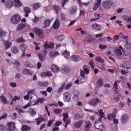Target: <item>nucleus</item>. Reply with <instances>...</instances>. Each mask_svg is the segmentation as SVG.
<instances>
[{
    "instance_id": "f257e3e1",
    "label": "nucleus",
    "mask_w": 131,
    "mask_h": 131,
    "mask_svg": "<svg viewBox=\"0 0 131 131\" xmlns=\"http://www.w3.org/2000/svg\"><path fill=\"white\" fill-rule=\"evenodd\" d=\"M101 103H102L101 100L97 97L93 98L88 102V104L92 107H96V106H98V104H101Z\"/></svg>"
},
{
    "instance_id": "f03ea898",
    "label": "nucleus",
    "mask_w": 131,
    "mask_h": 131,
    "mask_svg": "<svg viewBox=\"0 0 131 131\" xmlns=\"http://www.w3.org/2000/svg\"><path fill=\"white\" fill-rule=\"evenodd\" d=\"M21 20V16L19 14H15L12 16L10 19V22L12 24H18Z\"/></svg>"
},
{
    "instance_id": "7ed1b4c3",
    "label": "nucleus",
    "mask_w": 131,
    "mask_h": 131,
    "mask_svg": "<svg viewBox=\"0 0 131 131\" xmlns=\"http://www.w3.org/2000/svg\"><path fill=\"white\" fill-rule=\"evenodd\" d=\"M113 1L111 0H107L105 1H103L102 3V6L104 9H106V10H109L110 8H111V6L114 4Z\"/></svg>"
},
{
    "instance_id": "20e7f679",
    "label": "nucleus",
    "mask_w": 131,
    "mask_h": 131,
    "mask_svg": "<svg viewBox=\"0 0 131 131\" xmlns=\"http://www.w3.org/2000/svg\"><path fill=\"white\" fill-rule=\"evenodd\" d=\"M95 127L97 128V129H99L101 131H105L106 130V129L105 128V127H104V125L103 124V123L101 122V120L99 121V122L97 121L95 123Z\"/></svg>"
},
{
    "instance_id": "39448f33",
    "label": "nucleus",
    "mask_w": 131,
    "mask_h": 131,
    "mask_svg": "<svg viewBox=\"0 0 131 131\" xmlns=\"http://www.w3.org/2000/svg\"><path fill=\"white\" fill-rule=\"evenodd\" d=\"M90 73V70L88 69L86 66H84L83 67V70H80V75L82 79H84L85 78V74H89Z\"/></svg>"
},
{
    "instance_id": "423d86ee",
    "label": "nucleus",
    "mask_w": 131,
    "mask_h": 131,
    "mask_svg": "<svg viewBox=\"0 0 131 131\" xmlns=\"http://www.w3.org/2000/svg\"><path fill=\"white\" fill-rule=\"evenodd\" d=\"M16 129V125L14 122H10L7 123L6 126V130L8 131H14Z\"/></svg>"
},
{
    "instance_id": "0eeeda50",
    "label": "nucleus",
    "mask_w": 131,
    "mask_h": 131,
    "mask_svg": "<svg viewBox=\"0 0 131 131\" xmlns=\"http://www.w3.org/2000/svg\"><path fill=\"white\" fill-rule=\"evenodd\" d=\"M34 32H35L36 34L38 35L39 38H43V37L45 36V33H43V31L40 29L35 28L34 29Z\"/></svg>"
},
{
    "instance_id": "6e6552de",
    "label": "nucleus",
    "mask_w": 131,
    "mask_h": 131,
    "mask_svg": "<svg viewBox=\"0 0 131 131\" xmlns=\"http://www.w3.org/2000/svg\"><path fill=\"white\" fill-rule=\"evenodd\" d=\"M63 99L64 102H70V100H71V96H70V93L68 92L63 93Z\"/></svg>"
},
{
    "instance_id": "1a4fd4ad",
    "label": "nucleus",
    "mask_w": 131,
    "mask_h": 131,
    "mask_svg": "<svg viewBox=\"0 0 131 131\" xmlns=\"http://www.w3.org/2000/svg\"><path fill=\"white\" fill-rule=\"evenodd\" d=\"M70 60L77 62L81 60V58L78 55H73L70 57Z\"/></svg>"
},
{
    "instance_id": "9d476101",
    "label": "nucleus",
    "mask_w": 131,
    "mask_h": 131,
    "mask_svg": "<svg viewBox=\"0 0 131 131\" xmlns=\"http://www.w3.org/2000/svg\"><path fill=\"white\" fill-rule=\"evenodd\" d=\"M92 124L90 121H85V126L84 127V131H91L92 128Z\"/></svg>"
},
{
    "instance_id": "9b49d317",
    "label": "nucleus",
    "mask_w": 131,
    "mask_h": 131,
    "mask_svg": "<svg viewBox=\"0 0 131 131\" xmlns=\"http://www.w3.org/2000/svg\"><path fill=\"white\" fill-rule=\"evenodd\" d=\"M14 0H8L5 2V7L8 9H11L14 6Z\"/></svg>"
},
{
    "instance_id": "f8f14e48",
    "label": "nucleus",
    "mask_w": 131,
    "mask_h": 131,
    "mask_svg": "<svg viewBox=\"0 0 131 131\" xmlns=\"http://www.w3.org/2000/svg\"><path fill=\"white\" fill-rule=\"evenodd\" d=\"M61 55L66 58V59H67L69 61H70V53L68 52L67 50H63L61 51Z\"/></svg>"
},
{
    "instance_id": "ddd939ff",
    "label": "nucleus",
    "mask_w": 131,
    "mask_h": 131,
    "mask_svg": "<svg viewBox=\"0 0 131 131\" xmlns=\"http://www.w3.org/2000/svg\"><path fill=\"white\" fill-rule=\"evenodd\" d=\"M30 103H34L37 101V95L33 93H31V96L30 97Z\"/></svg>"
},
{
    "instance_id": "4468645a",
    "label": "nucleus",
    "mask_w": 131,
    "mask_h": 131,
    "mask_svg": "<svg viewBox=\"0 0 131 131\" xmlns=\"http://www.w3.org/2000/svg\"><path fill=\"white\" fill-rule=\"evenodd\" d=\"M123 38L126 39L125 48H126V49H127V50H129L130 49H131V42H128V38H127V36H123Z\"/></svg>"
},
{
    "instance_id": "2eb2a0df",
    "label": "nucleus",
    "mask_w": 131,
    "mask_h": 131,
    "mask_svg": "<svg viewBox=\"0 0 131 131\" xmlns=\"http://www.w3.org/2000/svg\"><path fill=\"white\" fill-rule=\"evenodd\" d=\"M77 12V7L76 6H72L69 9V12L71 15H74Z\"/></svg>"
},
{
    "instance_id": "dca6fc26",
    "label": "nucleus",
    "mask_w": 131,
    "mask_h": 131,
    "mask_svg": "<svg viewBox=\"0 0 131 131\" xmlns=\"http://www.w3.org/2000/svg\"><path fill=\"white\" fill-rule=\"evenodd\" d=\"M13 64H14V68L17 70V71H20V70H21V69H20V66H21V64L20 63V62H19V61H18L17 59H15Z\"/></svg>"
},
{
    "instance_id": "f3484780",
    "label": "nucleus",
    "mask_w": 131,
    "mask_h": 131,
    "mask_svg": "<svg viewBox=\"0 0 131 131\" xmlns=\"http://www.w3.org/2000/svg\"><path fill=\"white\" fill-rule=\"evenodd\" d=\"M63 115V121H64L66 124H70L71 121L68 119V114L64 113Z\"/></svg>"
},
{
    "instance_id": "a211bd4d",
    "label": "nucleus",
    "mask_w": 131,
    "mask_h": 131,
    "mask_svg": "<svg viewBox=\"0 0 131 131\" xmlns=\"http://www.w3.org/2000/svg\"><path fill=\"white\" fill-rule=\"evenodd\" d=\"M49 56L51 59H55L59 55V52L58 51L56 52H51L49 53Z\"/></svg>"
},
{
    "instance_id": "6ab92c4d",
    "label": "nucleus",
    "mask_w": 131,
    "mask_h": 131,
    "mask_svg": "<svg viewBox=\"0 0 131 131\" xmlns=\"http://www.w3.org/2000/svg\"><path fill=\"white\" fill-rule=\"evenodd\" d=\"M92 27L93 29H95V30L100 31L101 30V29H102V26H101V25L97 23L93 24L92 25Z\"/></svg>"
},
{
    "instance_id": "aec40b11",
    "label": "nucleus",
    "mask_w": 131,
    "mask_h": 131,
    "mask_svg": "<svg viewBox=\"0 0 131 131\" xmlns=\"http://www.w3.org/2000/svg\"><path fill=\"white\" fill-rule=\"evenodd\" d=\"M11 52L12 54H18L19 52H20V49L18 47L13 46L11 48Z\"/></svg>"
},
{
    "instance_id": "412c9836",
    "label": "nucleus",
    "mask_w": 131,
    "mask_h": 131,
    "mask_svg": "<svg viewBox=\"0 0 131 131\" xmlns=\"http://www.w3.org/2000/svg\"><path fill=\"white\" fill-rule=\"evenodd\" d=\"M13 4H14V7L15 8H20V7H22L23 4H22V2L20 1V0H14Z\"/></svg>"
},
{
    "instance_id": "4be33fe9",
    "label": "nucleus",
    "mask_w": 131,
    "mask_h": 131,
    "mask_svg": "<svg viewBox=\"0 0 131 131\" xmlns=\"http://www.w3.org/2000/svg\"><path fill=\"white\" fill-rule=\"evenodd\" d=\"M128 120V115H123L121 117V121L122 123H126Z\"/></svg>"
},
{
    "instance_id": "5701e85b",
    "label": "nucleus",
    "mask_w": 131,
    "mask_h": 131,
    "mask_svg": "<svg viewBox=\"0 0 131 131\" xmlns=\"http://www.w3.org/2000/svg\"><path fill=\"white\" fill-rule=\"evenodd\" d=\"M79 92H77L73 94V101L74 102H77L78 101V100L79 99Z\"/></svg>"
},
{
    "instance_id": "b1692460",
    "label": "nucleus",
    "mask_w": 131,
    "mask_h": 131,
    "mask_svg": "<svg viewBox=\"0 0 131 131\" xmlns=\"http://www.w3.org/2000/svg\"><path fill=\"white\" fill-rule=\"evenodd\" d=\"M31 93H34V90L28 91L27 94L24 97V99L25 100H29V98L31 96Z\"/></svg>"
},
{
    "instance_id": "393cba45",
    "label": "nucleus",
    "mask_w": 131,
    "mask_h": 131,
    "mask_svg": "<svg viewBox=\"0 0 131 131\" xmlns=\"http://www.w3.org/2000/svg\"><path fill=\"white\" fill-rule=\"evenodd\" d=\"M112 90L115 94H117V93H118V84H117V81H115Z\"/></svg>"
},
{
    "instance_id": "a878e982",
    "label": "nucleus",
    "mask_w": 131,
    "mask_h": 131,
    "mask_svg": "<svg viewBox=\"0 0 131 131\" xmlns=\"http://www.w3.org/2000/svg\"><path fill=\"white\" fill-rule=\"evenodd\" d=\"M98 112L99 114L100 118L98 119L99 121H101L102 118L105 119V115L104 114V112H103V110L100 109L98 110Z\"/></svg>"
},
{
    "instance_id": "bb28decb",
    "label": "nucleus",
    "mask_w": 131,
    "mask_h": 131,
    "mask_svg": "<svg viewBox=\"0 0 131 131\" xmlns=\"http://www.w3.org/2000/svg\"><path fill=\"white\" fill-rule=\"evenodd\" d=\"M4 48L5 49H10L12 46V42H10L9 40H6L4 41Z\"/></svg>"
},
{
    "instance_id": "cd10ccee",
    "label": "nucleus",
    "mask_w": 131,
    "mask_h": 131,
    "mask_svg": "<svg viewBox=\"0 0 131 131\" xmlns=\"http://www.w3.org/2000/svg\"><path fill=\"white\" fill-rule=\"evenodd\" d=\"M100 6H101V0H96L95 4L93 7L94 11H96V10H97V8H99Z\"/></svg>"
},
{
    "instance_id": "c85d7f7f",
    "label": "nucleus",
    "mask_w": 131,
    "mask_h": 131,
    "mask_svg": "<svg viewBox=\"0 0 131 131\" xmlns=\"http://www.w3.org/2000/svg\"><path fill=\"white\" fill-rule=\"evenodd\" d=\"M59 27H60V21L59 19H56L53 25V28H54V29H58Z\"/></svg>"
},
{
    "instance_id": "c756f323",
    "label": "nucleus",
    "mask_w": 131,
    "mask_h": 131,
    "mask_svg": "<svg viewBox=\"0 0 131 131\" xmlns=\"http://www.w3.org/2000/svg\"><path fill=\"white\" fill-rule=\"evenodd\" d=\"M44 47L46 48V49H53L54 43L50 42V44H48V42H46L44 45Z\"/></svg>"
},
{
    "instance_id": "7c9ffc66",
    "label": "nucleus",
    "mask_w": 131,
    "mask_h": 131,
    "mask_svg": "<svg viewBox=\"0 0 131 131\" xmlns=\"http://www.w3.org/2000/svg\"><path fill=\"white\" fill-rule=\"evenodd\" d=\"M25 27H26V24H19L17 26L16 31H20V30H22Z\"/></svg>"
},
{
    "instance_id": "2f4dec72",
    "label": "nucleus",
    "mask_w": 131,
    "mask_h": 131,
    "mask_svg": "<svg viewBox=\"0 0 131 131\" xmlns=\"http://www.w3.org/2000/svg\"><path fill=\"white\" fill-rule=\"evenodd\" d=\"M53 75L52 74L51 71H47L45 72L41 73V76L43 77V76H52Z\"/></svg>"
},
{
    "instance_id": "473e14b6",
    "label": "nucleus",
    "mask_w": 131,
    "mask_h": 131,
    "mask_svg": "<svg viewBox=\"0 0 131 131\" xmlns=\"http://www.w3.org/2000/svg\"><path fill=\"white\" fill-rule=\"evenodd\" d=\"M15 110L17 111V112H18V113L19 114H20V113H26V111L21 109V106H20L19 105L16 106Z\"/></svg>"
},
{
    "instance_id": "72a5a7b5",
    "label": "nucleus",
    "mask_w": 131,
    "mask_h": 131,
    "mask_svg": "<svg viewBox=\"0 0 131 131\" xmlns=\"http://www.w3.org/2000/svg\"><path fill=\"white\" fill-rule=\"evenodd\" d=\"M28 112H29L31 116H35L36 115V111L32 108L29 109Z\"/></svg>"
},
{
    "instance_id": "f704fd0d",
    "label": "nucleus",
    "mask_w": 131,
    "mask_h": 131,
    "mask_svg": "<svg viewBox=\"0 0 131 131\" xmlns=\"http://www.w3.org/2000/svg\"><path fill=\"white\" fill-rule=\"evenodd\" d=\"M60 69L59 68V67H58V66L55 65V64H53L51 66V70L53 72H58V71H59V70Z\"/></svg>"
},
{
    "instance_id": "c9c22d12",
    "label": "nucleus",
    "mask_w": 131,
    "mask_h": 131,
    "mask_svg": "<svg viewBox=\"0 0 131 131\" xmlns=\"http://www.w3.org/2000/svg\"><path fill=\"white\" fill-rule=\"evenodd\" d=\"M35 120L37 122V125H39V124H40L41 123L42 121H45V119L43 118L39 117L36 118Z\"/></svg>"
},
{
    "instance_id": "e433bc0d",
    "label": "nucleus",
    "mask_w": 131,
    "mask_h": 131,
    "mask_svg": "<svg viewBox=\"0 0 131 131\" xmlns=\"http://www.w3.org/2000/svg\"><path fill=\"white\" fill-rule=\"evenodd\" d=\"M82 123H83V121L80 120L78 122H77L75 124L74 126L75 127H78V128H80V127H81V125H82Z\"/></svg>"
},
{
    "instance_id": "4c0bfd02",
    "label": "nucleus",
    "mask_w": 131,
    "mask_h": 131,
    "mask_svg": "<svg viewBox=\"0 0 131 131\" xmlns=\"http://www.w3.org/2000/svg\"><path fill=\"white\" fill-rule=\"evenodd\" d=\"M38 56L39 57V59L41 62H43L45 61V59L46 58V55L43 54L42 53H38Z\"/></svg>"
},
{
    "instance_id": "58836bf2",
    "label": "nucleus",
    "mask_w": 131,
    "mask_h": 131,
    "mask_svg": "<svg viewBox=\"0 0 131 131\" xmlns=\"http://www.w3.org/2000/svg\"><path fill=\"white\" fill-rule=\"evenodd\" d=\"M97 88L103 86V79L102 78L99 79L96 82Z\"/></svg>"
},
{
    "instance_id": "ea45409f",
    "label": "nucleus",
    "mask_w": 131,
    "mask_h": 131,
    "mask_svg": "<svg viewBox=\"0 0 131 131\" xmlns=\"http://www.w3.org/2000/svg\"><path fill=\"white\" fill-rule=\"evenodd\" d=\"M63 73H68L70 71V68L69 66L64 67L62 68Z\"/></svg>"
},
{
    "instance_id": "a19ab883",
    "label": "nucleus",
    "mask_w": 131,
    "mask_h": 131,
    "mask_svg": "<svg viewBox=\"0 0 131 131\" xmlns=\"http://www.w3.org/2000/svg\"><path fill=\"white\" fill-rule=\"evenodd\" d=\"M23 73L25 74V75H28V74H31V71L28 69L25 68L23 70Z\"/></svg>"
},
{
    "instance_id": "79ce46f5",
    "label": "nucleus",
    "mask_w": 131,
    "mask_h": 131,
    "mask_svg": "<svg viewBox=\"0 0 131 131\" xmlns=\"http://www.w3.org/2000/svg\"><path fill=\"white\" fill-rule=\"evenodd\" d=\"M7 35V32L0 28V37H5Z\"/></svg>"
},
{
    "instance_id": "37998d69",
    "label": "nucleus",
    "mask_w": 131,
    "mask_h": 131,
    "mask_svg": "<svg viewBox=\"0 0 131 131\" xmlns=\"http://www.w3.org/2000/svg\"><path fill=\"white\" fill-rule=\"evenodd\" d=\"M41 7V4L39 3H35L33 5V10H37V9Z\"/></svg>"
},
{
    "instance_id": "c03bdc74",
    "label": "nucleus",
    "mask_w": 131,
    "mask_h": 131,
    "mask_svg": "<svg viewBox=\"0 0 131 131\" xmlns=\"http://www.w3.org/2000/svg\"><path fill=\"white\" fill-rule=\"evenodd\" d=\"M51 24V20L50 19H46L44 21V28H46V27H49Z\"/></svg>"
},
{
    "instance_id": "a18cd8bd",
    "label": "nucleus",
    "mask_w": 131,
    "mask_h": 131,
    "mask_svg": "<svg viewBox=\"0 0 131 131\" xmlns=\"http://www.w3.org/2000/svg\"><path fill=\"white\" fill-rule=\"evenodd\" d=\"M79 6H83L84 7H88L90 4V2L82 3L81 0H77Z\"/></svg>"
},
{
    "instance_id": "49530a36",
    "label": "nucleus",
    "mask_w": 131,
    "mask_h": 131,
    "mask_svg": "<svg viewBox=\"0 0 131 131\" xmlns=\"http://www.w3.org/2000/svg\"><path fill=\"white\" fill-rule=\"evenodd\" d=\"M64 88H65V83H63L61 86L59 88L57 91L58 94H61V93L64 91Z\"/></svg>"
},
{
    "instance_id": "de8ad7c7",
    "label": "nucleus",
    "mask_w": 131,
    "mask_h": 131,
    "mask_svg": "<svg viewBox=\"0 0 131 131\" xmlns=\"http://www.w3.org/2000/svg\"><path fill=\"white\" fill-rule=\"evenodd\" d=\"M29 129H31V127L29 126H27L26 125H24L22 126L21 130L23 131H27V130H29Z\"/></svg>"
},
{
    "instance_id": "09e8293b",
    "label": "nucleus",
    "mask_w": 131,
    "mask_h": 131,
    "mask_svg": "<svg viewBox=\"0 0 131 131\" xmlns=\"http://www.w3.org/2000/svg\"><path fill=\"white\" fill-rule=\"evenodd\" d=\"M115 54L119 57L122 55V52H121V49H118L115 50Z\"/></svg>"
},
{
    "instance_id": "8fccbe9b",
    "label": "nucleus",
    "mask_w": 131,
    "mask_h": 131,
    "mask_svg": "<svg viewBox=\"0 0 131 131\" xmlns=\"http://www.w3.org/2000/svg\"><path fill=\"white\" fill-rule=\"evenodd\" d=\"M123 19L126 21V22H130L131 21V17L126 16V15H124L122 16Z\"/></svg>"
},
{
    "instance_id": "3c124183",
    "label": "nucleus",
    "mask_w": 131,
    "mask_h": 131,
    "mask_svg": "<svg viewBox=\"0 0 131 131\" xmlns=\"http://www.w3.org/2000/svg\"><path fill=\"white\" fill-rule=\"evenodd\" d=\"M116 117L115 114H110L108 115V119H109V120H113Z\"/></svg>"
},
{
    "instance_id": "603ef678",
    "label": "nucleus",
    "mask_w": 131,
    "mask_h": 131,
    "mask_svg": "<svg viewBox=\"0 0 131 131\" xmlns=\"http://www.w3.org/2000/svg\"><path fill=\"white\" fill-rule=\"evenodd\" d=\"M0 100L2 103H3V104H7V98H6V97L4 96H1Z\"/></svg>"
},
{
    "instance_id": "864d4df0",
    "label": "nucleus",
    "mask_w": 131,
    "mask_h": 131,
    "mask_svg": "<svg viewBox=\"0 0 131 131\" xmlns=\"http://www.w3.org/2000/svg\"><path fill=\"white\" fill-rule=\"evenodd\" d=\"M95 60L97 62H99V63H101L102 64H103V63H104V62H105V60H104V59H102V58H101V57H96Z\"/></svg>"
},
{
    "instance_id": "5fc2aeb1",
    "label": "nucleus",
    "mask_w": 131,
    "mask_h": 131,
    "mask_svg": "<svg viewBox=\"0 0 131 131\" xmlns=\"http://www.w3.org/2000/svg\"><path fill=\"white\" fill-rule=\"evenodd\" d=\"M53 8L54 9V10L55 11L56 14H58V12H59V11H60V7H59V6L58 5H53Z\"/></svg>"
},
{
    "instance_id": "6e6d98bb",
    "label": "nucleus",
    "mask_w": 131,
    "mask_h": 131,
    "mask_svg": "<svg viewBox=\"0 0 131 131\" xmlns=\"http://www.w3.org/2000/svg\"><path fill=\"white\" fill-rule=\"evenodd\" d=\"M26 49H27V45L25 44L21 45L20 50L22 52H25V51H26Z\"/></svg>"
},
{
    "instance_id": "4d7b16f0",
    "label": "nucleus",
    "mask_w": 131,
    "mask_h": 131,
    "mask_svg": "<svg viewBox=\"0 0 131 131\" xmlns=\"http://www.w3.org/2000/svg\"><path fill=\"white\" fill-rule=\"evenodd\" d=\"M72 86V83L70 82L69 84H67L65 86H64V90L65 91H68L70 88Z\"/></svg>"
},
{
    "instance_id": "13d9d810",
    "label": "nucleus",
    "mask_w": 131,
    "mask_h": 131,
    "mask_svg": "<svg viewBox=\"0 0 131 131\" xmlns=\"http://www.w3.org/2000/svg\"><path fill=\"white\" fill-rule=\"evenodd\" d=\"M54 113L56 114H61V113H62V110L56 108L54 110Z\"/></svg>"
},
{
    "instance_id": "bf43d9fd",
    "label": "nucleus",
    "mask_w": 131,
    "mask_h": 131,
    "mask_svg": "<svg viewBox=\"0 0 131 131\" xmlns=\"http://www.w3.org/2000/svg\"><path fill=\"white\" fill-rule=\"evenodd\" d=\"M24 10L25 12L28 13V14L30 13L31 12V10H30V8H29V7H25Z\"/></svg>"
},
{
    "instance_id": "052dcab7",
    "label": "nucleus",
    "mask_w": 131,
    "mask_h": 131,
    "mask_svg": "<svg viewBox=\"0 0 131 131\" xmlns=\"http://www.w3.org/2000/svg\"><path fill=\"white\" fill-rule=\"evenodd\" d=\"M64 38H65V35H61L60 36H59L57 38V39H58L59 40V41H62V40H63V39H64Z\"/></svg>"
},
{
    "instance_id": "680f3d73",
    "label": "nucleus",
    "mask_w": 131,
    "mask_h": 131,
    "mask_svg": "<svg viewBox=\"0 0 131 131\" xmlns=\"http://www.w3.org/2000/svg\"><path fill=\"white\" fill-rule=\"evenodd\" d=\"M25 40L23 38L20 37L16 39V42H25Z\"/></svg>"
},
{
    "instance_id": "e2e57ef3",
    "label": "nucleus",
    "mask_w": 131,
    "mask_h": 131,
    "mask_svg": "<svg viewBox=\"0 0 131 131\" xmlns=\"http://www.w3.org/2000/svg\"><path fill=\"white\" fill-rule=\"evenodd\" d=\"M20 99H21V97L15 96L12 99V101H14L15 102H16V101H18V100H20Z\"/></svg>"
},
{
    "instance_id": "0e129e2a",
    "label": "nucleus",
    "mask_w": 131,
    "mask_h": 131,
    "mask_svg": "<svg viewBox=\"0 0 131 131\" xmlns=\"http://www.w3.org/2000/svg\"><path fill=\"white\" fill-rule=\"evenodd\" d=\"M89 65H90L92 69H95V63H94V62L92 61H90Z\"/></svg>"
},
{
    "instance_id": "69168bd1",
    "label": "nucleus",
    "mask_w": 131,
    "mask_h": 131,
    "mask_svg": "<svg viewBox=\"0 0 131 131\" xmlns=\"http://www.w3.org/2000/svg\"><path fill=\"white\" fill-rule=\"evenodd\" d=\"M104 36L103 33L97 34L95 35V37L98 38L99 37H103Z\"/></svg>"
},
{
    "instance_id": "338daca9",
    "label": "nucleus",
    "mask_w": 131,
    "mask_h": 131,
    "mask_svg": "<svg viewBox=\"0 0 131 131\" xmlns=\"http://www.w3.org/2000/svg\"><path fill=\"white\" fill-rule=\"evenodd\" d=\"M81 116L78 114H76L74 115L75 119H80V118H81Z\"/></svg>"
},
{
    "instance_id": "774afa93",
    "label": "nucleus",
    "mask_w": 131,
    "mask_h": 131,
    "mask_svg": "<svg viewBox=\"0 0 131 131\" xmlns=\"http://www.w3.org/2000/svg\"><path fill=\"white\" fill-rule=\"evenodd\" d=\"M54 122V120H49L48 124H47V126H48L49 127H50V126H51V125L52 124H53V123Z\"/></svg>"
}]
</instances>
